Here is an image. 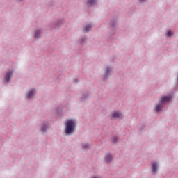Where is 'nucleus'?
I'll return each mask as SVG.
<instances>
[{
    "label": "nucleus",
    "instance_id": "nucleus-8",
    "mask_svg": "<svg viewBox=\"0 0 178 178\" xmlns=\"http://www.w3.org/2000/svg\"><path fill=\"white\" fill-rule=\"evenodd\" d=\"M82 29L85 33H89L90 31L92 29V25L91 24L83 25Z\"/></svg>",
    "mask_w": 178,
    "mask_h": 178
},
{
    "label": "nucleus",
    "instance_id": "nucleus-15",
    "mask_svg": "<svg viewBox=\"0 0 178 178\" xmlns=\"http://www.w3.org/2000/svg\"><path fill=\"white\" fill-rule=\"evenodd\" d=\"M112 116L115 118V119H118L119 118H123V115L122 113H118V111H114Z\"/></svg>",
    "mask_w": 178,
    "mask_h": 178
},
{
    "label": "nucleus",
    "instance_id": "nucleus-13",
    "mask_svg": "<svg viewBox=\"0 0 178 178\" xmlns=\"http://www.w3.org/2000/svg\"><path fill=\"white\" fill-rule=\"evenodd\" d=\"M95 3H97V0H88L86 2L88 8H91V6L95 5Z\"/></svg>",
    "mask_w": 178,
    "mask_h": 178
},
{
    "label": "nucleus",
    "instance_id": "nucleus-6",
    "mask_svg": "<svg viewBox=\"0 0 178 178\" xmlns=\"http://www.w3.org/2000/svg\"><path fill=\"white\" fill-rule=\"evenodd\" d=\"M13 76V71L8 72L4 76L5 83H10V78Z\"/></svg>",
    "mask_w": 178,
    "mask_h": 178
},
{
    "label": "nucleus",
    "instance_id": "nucleus-3",
    "mask_svg": "<svg viewBox=\"0 0 178 178\" xmlns=\"http://www.w3.org/2000/svg\"><path fill=\"white\" fill-rule=\"evenodd\" d=\"M112 70H113V68H112V67H109V66L106 67L104 74L103 75V77H102V80H104V81H106V79H109V76H111V73H112Z\"/></svg>",
    "mask_w": 178,
    "mask_h": 178
},
{
    "label": "nucleus",
    "instance_id": "nucleus-20",
    "mask_svg": "<svg viewBox=\"0 0 178 178\" xmlns=\"http://www.w3.org/2000/svg\"><path fill=\"white\" fill-rule=\"evenodd\" d=\"M167 35H168V37H172V36H173V32H172V31H168L167 32Z\"/></svg>",
    "mask_w": 178,
    "mask_h": 178
},
{
    "label": "nucleus",
    "instance_id": "nucleus-22",
    "mask_svg": "<svg viewBox=\"0 0 178 178\" xmlns=\"http://www.w3.org/2000/svg\"><path fill=\"white\" fill-rule=\"evenodd\" d=\"M24 0H17V2H23Z\"/></svg>",
    "mask_w": 178,
    "mask_h": 178
},
{
    "label": "nucleus",
    "instance_id": "nucleus-11",
    "mask_svg": "<svg viewBox=\"0 0 178 178\" xmlns=\"http://www.w3.org/2000/svg\"><path fill=\"white\" fill-rule=\"evenodd\" d=\"M104 160L106 163H111V162H112V161H113V156H112V155L111 154H108L106 155Z\"/></svg>",
    "mask_w": 178,
    "mask_h": 178
},
{
    "label": "nucleus",
    "instance_id": "nucleus-10",
    "mask_svg": "<svg viewBox=\"0 0 178 178\" xmlns=\"http://www.w3.org/2000/svg\"><path fill=\"white\" fill-rule=\"evenodd\" d=\"M86 41H87V36H83L81 37L78 40V44H80V45H86Z\"/></svg>",
    "mask_w": 178,
    "mask_h": 178
},
{
    "label": "nucleus",
    "instance_id": "nucleus-12",
    "mask_svg": "<svg viewBox=\"0 0 178 178\" xmlns=\"http://www.w3.org/2000/svg\"><path fill=\"white\" fill-rule=\"evenodd\" d=\"M34 94H35V89H32L31 90H30L26 96L27 99H31V98H33Z\"/></svg>",
    "mask_w": 178,
    "mask_h": 178
},
{
    "label": "nucleus",
    "instance_id": "nucleus-17",
    "mask_svg": "<svg viewBox=\"0 0 178 178\" xmlns=\"http://www.w3.org/2000/svg\"><path fill=\"white\" fill-rule=\"evenodd\" d=\"M81 147L83 149H90V148L92 147V145L88 143H81Z\"/></svg>",
    "mask_w": 178,
    "mask_h": 178
},
{
    "label": "nucleus",
    "instance_id": "nucleus-1",
    "mask_svg": "<svg viewBox=\"0 0 178 178\" xmlns=\"http://www.w3.org/2000/svg\"><path fill=\"white\" fill-rule=\"evenodd\" d=\"M77 122L72 119L67 120L65 123V132L67 136H72L76 131Z\"/></svg>",
    "mask_w": 178,
    "mask_h": 178
},
{
    "label": "nucleus",
    "instance_id": "nucleus-18",
    "mask_svg": "<svg viewBox=\"0 0 178 178\" xmlns=\"http://www.w3.org/2000/svg\"><path fill=\"white\" fill-rule=\"evenodd\" d=\"M156 112H161V111H162V104H159L155 108Z\"/></svg>",
    "mask_w": 178,
    "mask_h": 178
},
{
    "label": "nucleus",
    "instance_id": "nucleus-23",
    "mask_svg": "<svg viewBox=\"0 0 178 178\" xmlns=\"http://www.w3.org/2000/svg\"><path fill=\"white\" fill-rule=\"evenodd\" d=\"M146 0H140V2H145Z\"/></svg>",
    "mask_w": 178,
    "mask_h": 178
},
{
    "label": "nucleus",
    "instance_id": "nucleus-5",
    "mask_svg": "<svg viewBox=\"0 0 178 178\" xmlns=\"http://www.w3.org/2000/svg\"><path fill=\"white\" fill-rule=\"evenodd\" d=\"M90 98V92L87 91H84L82 92V95H81L80 100L81 102L84 101H87Z\"/></svg>",
    "mask_w": 178,
    "mask_h": 178
},
{
    "label": "nucleus",
    "instance_id": "nucleus-4",
    "mask_svg": "<svg viewBox=\"0 0 178 178\" xmlns=\"http://www.w3.org/2000/svg\"><path fill=\"white\" fill-rule=\"evenodd\" d=\"M172 95L163 96L159 102V104H162V105H166L168 102H170V101H172Z\"/></svg>",
    "mask_w": 178,
    "mask_h": 178
},
{
    "label": "nucleus",
    "instance_id": "nucleus-16",
    "mask_svg": "<svg viewBox=\"0 0 178 178\" xmlns=\"http://www.w3.org/2000/svg\"><path fill=\"white\" fill-rule=\"evenodd\" d=\"M34 38H41V29H37L35 31Z\"/></svg>",
    "mask_w": 178,
    "mask_h": 178
},
{
    "label": "nucleus",
    "instance_id": "nucleus-2",
    "mask_svg": "<svg viewBox=\"0 0 178 178\" xmlns=\"http://www.w3.org/2000/svg\"><path fill=\"white\" fill-rule=\"evenodd\" d=\"M49 129V123L47 121H44L40 124V130L42 134H45L48 131V129Z\"/></svg>",
    "mask_w": 178,
    "mask_h": 178
},
{
    "label": "nucleus",
    "instance_id": "nucleus-21",
    "mask_svg": "<svg viewBox=\"0 0 178 178\" xmlns=\"http://www.w3.org/2000/svg\"><path fill=\"white\" fill-rule=\"evenodd\" d=\"M74 81H75L76 83H78V82H79V79H74Z\"/></svg>",
    "mask_w": 178,
    "mask_h": 178
},
{
    "label": "nucleus",
    "instance_id": "nucleus-7",
    "mask_svg": "<svg viewBox=\"0 0 178 178\" xmlns=\"http://www.w3.org/2000/svg\"><path fill=\"white\" fill-rule=\"evenodd\" d=\"M152 172L153 175H156L158 173V163L157 162H154L152 163Z\"/></svg>",
    "mask_w": 178,
    "mask_h": 178
},
{
    "label": "nucleus",
    "instance_id": "nucleus-9",
    "mask_svg": "<svg viewBox=\"0 0 178 178\" xmlns=\"http://www.w3.org/2000/svg\"><path fill=\"white\" fill-rule=\"evenodd\" d=\"M110 26L113 29H115L116 26H118V20L116 19V18H113L111 19Z\"/></svg>",
    "mask_w": 178,
    "mask_h": 178
},
{
    "label": "nucleus",
    "instance_id": "nucleus-19",
    "mask_svg": "<svg viewBox=\"0 0 178 178\" xmlns=\"http://www.w3.org/2000/svg\"><path fill=\"white\" fill-rule=\"evenodd\" d=\"M118 141H119V137H118L117 136H113L112 139V142L113 143V144H117Z\"/></svg>",
    "mask_w": 178,
    "mask_h": 178
},
{
    "label": "nucleus",
    "instance_id": "nucleus-14",
    "mask_svg": "<svg viewBox=\"0 0 178 178\" xmlns=\"http://www.w3.org/2000/svg\"><path fill=\"white\" fill-rule=\"evenodd\" d=\"M63 24V20L56 21L53 26V29H56V27H60Z\"/></svg>",
    "mask_w": 178,
    "mask_h": 178
}]
</instances>
